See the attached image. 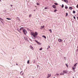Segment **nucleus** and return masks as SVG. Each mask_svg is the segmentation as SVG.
Listing matches in <instances>:
<instances>
[{
	"mask_svg": "<svg viewBox=\"0 0 78 78\" xmlns=\"http://www.w3.org/2000/svg\"><path fill=\"white\" fill-rule=\"evenodd\" d=\"M11 6H12V5H11Z\"/></svg>",
	"mask_w": 78,
	"mask_h": 78,
	"instance_id": "obj_42",
	"label": "nucleus"
},
{
	"mask_svg": "<svg viewBox=\"0 0 78 78\" xmlns=\"http://www.w3.org/2000/svg\"><path fill=\"white\" fill-rule=\"evenodd\" d=\"M49 31H50L51 33H52V31L51 30V29H49Z\"/></svg>",
	"mask_w": 78,
	"mask_h": 78,
	"instance_id": "obj_13",
	"label": "nucleus"
},
{
	"mask_svg": "<svg viewBox=\"0 0 78 78\" xmlns=\"http://www.w3.org/2000/svg\"><path fill=\"white\" fill-rule=\"evenodd\" d=\"M16 65H17V66H18V64H16Z\"/></svg>",
	"mask_w": 78,
	"mask_h": 78,
	"instance_id": "obj_41",
	"label": "nucleus"
},
{
	"mask_svg": "<svg viewBox=\"0 0 78 78\" xmlns=\"http://www.w3.org/2000/svg\"><path fill=\"white\" fill-rule=\"evenodd\" d=\"M75 68L73 67V70H75Z\"/></svg>",
	"mask_w": 78,
	"mask_h": 78,
	"instance_id": "obj_28",
	"label": "nucleus"
},
{
	"mask_svg": "<svg viewBox=\"0 0 78 78\" xmlns=\"http://www.w3.org/2000/svg\"><path fill=\"white\" fill-rule=\"evenodd\" d=\"M23 74V71H21L20 72V74L21 75H22Z\"/></svg>",
	"mask_w": 78,
	"mask_h": 78,
	"instance_id": "obj_11",
	"label": "nucleus"
},
{
	"mask_svg": "<svg viewBox=\"0 0 78 78\" xmlns=\"http://www.w3.org/2000/svg\"><path fill=\"white\" fill-rule=\"evenodd\" d=\"M64 42H65V41H64Z\"/></svg>",
	"mask_w": 78,
	"mask_h": 78,
	"instance_id": "obj_44",
	"label": "nucleus"
},
{
	"mask_svg": "<svg viewBox=\"0 0 78 78\" xmlns=\"http://www.w3.org/2000/svg\"><path fill=\"white\" fill-rule=\"evenodd\" d=\"M68 16V13H66V16Z\"/></svg>",
	"mask_w": 78,
	"mask_h": 78,
	"instance_id": "obj_26",
	"label": "nucleus"
},
{
	"mask_svg": "<svg viewBox=\"0 0 78 78\" xmlns=\"http://www.w3.org/2000/svg\"><path fill=\"white\" fill-rule=\"evenodd\" d=\"M48 76L47 78H50L51 76V74H48Z\"/></svg>",
	"mask_w": 78,
	"mask_h": 78,
	"instance_id": "obj_9",
	"label": "nucleus"
},
{
	"mask_svg": "<svg viewBox=\"0 0 78 78\" xmlns=\"http://www.w3.org/2000/svg\"><path fill=\"white\" fill-rule=\"evenodd\" d=\"M30 48L31 49V50H34V48H33V47H32V46L31 45H30Z\"/></svg>",
	"mask_w": 78,
	"mask_h": 78,
	"instance_id": "obj_5",
	"label": "nucleus"
},
{
	"mask_svg": "<svg viewBox=\"0 0 78 78\" xmlns=\"http://www.w3.org/2000/svg\"><path fill=\"white\" fill-rule=\"evenodd\" d=\"M57 10H54V12H57Z\"/></svg>",
	"mask_w": 78,
	"mask_h": 78,
	"instance_id": "obj_31",
	"label": "nucleus"
},
{
	"mask_svg": "<svg viewBox=\"0 0 78 78\" xmlns=\"http://www.w3.org/2000/svg\"><path fill=\"white\" fill-rule=\"evenodd\" d=\"M31 35H32V37L33 39H36V37L38 35V33L37 32H31Z\"/></svg>",
	"mask_w": 78,
	"mask_h": 78,
	"instance_id": "obj_1",
	"label": "nucleus"
},
{
	"mask_svg": "<svg viewBox=\"0 0 78 78\" xmlns=\"http://www.w3.org/2000/svg\"><path fill=\"white\" fill-rule=\"evenodd\" d=\"M27 63L28 64H30V62H29V60H28L27 61Z\"/></svg>",
	"mask_w": 78,
	"mask_h": 78,
	"instance_id": "obj_20",
	"label": "nucleus"
},
{
	"mask_svg": "<svg viewBox=\"0 0 78 78\" xmlns=\"http://www.w3.org/2000/svg\"><path fill=\"white\" fill-rule=\"evenodd\" d=\"M73 18L74 19H75L76 18H75V16H73Z\"/></svg>",
	"mask_w": 78,
	"mask_h": 78,
	"instance_id": "obj_37",
	"label": "nucleus"
},
{
	"mask_svg": "<svg viewBox=\"0 0 78 78\" xmlns=\"http://www.w3.org/2000/svg\"><path fill=\"white\" fill-rule=\"evenodd\" d=\"M65 8L66 9H67L68 8V7L66 5H65Z\"/></svg>",
	"mask_w": 78,
	"mask_h": 78,
	"instance_id": "obj_17",
	"label": "nucleus"
},
{
	"mask_svg": "<svg viewBox=\"0 0 78 78\" xmlns=\"http://www.w3.org/2000/svg\"><path fill=\"white\" fill-rule=\"evenodd\" d=\"M69 9L71 10L72 9V7H69Z\"/></svg>",
	"mask_w": 78,
	"mask_h": 78,
	"instance_id": "obj_22",
	"label": "nucleus"
},
{
	"mask_svg": "<svg viewBox=\"0 0 78 78\" xmlns=\"http://www.w3.org/2000/svg\"><path fill=\"white\" fill-rule=\"evenodd\" d=\"M31 16H32V15L31 14H30L29 15V17H31Z\"/></svg>",
	"mask_w": 78,
	"mask_h": 78,
	"instance_id": "obj_24",
	"label": "nucleus"
},
{
	"mask_svg": "<svg viewBox=\"0 0 78 78\" xmlns=\"http://www.w3.org/2000/svg\"><path fill=\"white\" fill-rule=\"evenodd\" d=\"M58 41L59 42H62L63 41L61 39H58Z\"/></svg>",
	"mask_w": 78,
	"mask_h": 78,
	"instance_id": "obj_4",
	"label": "nucleus"
},
{
	"mask_svg": "<svg viewBox=\"0 0 78 78\" xmlns=\"http://www.w3.org/2000/svg\"><path fill=\"white\" fill-rule=\"evenodd\" d=\"M73 14H75V12H75V11H73Z\"/></svg>",
	"mask_w": 78,
	"mask_h": 78,
	"instance_id": "obj_21",
	"label": "nucleus"
},
{
	"mask_svg": "<svg viewBox=\"0 0 78 78\" xmlns=\"http://www.w3.org/2000/svg\"><path fill=\"white\" fill-rule=\"evenodd\" d=\"M44 9H47V7H45V8H44Z\"/></svg>",
	"mask_w": 78,
	"mask_h": 78,
	"instance_id": "obj_34",
	"label": "nucleus"
},
{
	"mask_svg": "<svg viewBox=\"0 0 78 78\" xmlns=\"http://www.w3.org/2000/svg\"><path fill=\"white\" fill-rule=\"evenodd\" d=\"M37 44H38V45H41V43H40L38 42V43H37Z\"/></svg>",
	"mask_w": 78,
	"mask_h": 78,
	"instance_id": "obj_16",
	"label": "nucleus"
},
{
	"mask_svg": "<svg viewBox=\"0 0 78 78\" xmlns=\"http://www.w3.org/2000/svg\"><path fill=\"white\" fill-rule=\"evenodd\" d=\"M50 46H49V48H47V50H48V48H50Z\"/></svg>",
	"mask_w": 78,
	"mask_h": 78,
	"instance_id": "obj_32",
	"label": "nucleus"
},
{
	"mask_svg": "<svg viewBox=\"0 0 78 78\" xmlns=\"http://www.w3.org/2000/svg\"><path fill=\"white\" fill-rule=\"evenodd\" d=\"M63 1L66 3H68V2H69V1H68V0H63Z\"/></svg>",
	"mask_w": 78,
	"mask_h": 78,
	"instance_id": "obj_7",
	"label": "nucleus"
},
{
	"mask_svg": "<svg viewBox=\"0 0 78 78\" xmlns=\"http://www.w3.org/2000/svg\"><path fill=\"white\" fill-rule=\"evenodd\" d=\"M34 62H35V61H34Z\"/></svg>",
	"mask_w": 78,
	"mask_h": 78,
	"instance_id": "obj_43",
	"label": "nucleus"
},
{
	"mask_svg": "<svg viewBox=\"0 0 78 78\" xmlns=\"http://www.w3.org/2000/svg\"><path fill=\"white\" fill-rule=\"evenodd\" d=\"M23 31L24 34L26 35L27 33V31L26 30L23 29Z\"/></svg>",
	"mask_w": 78,
	"mask_h": 78,
	"instance_id": "obj_2",
	"label": "nucleus"
},
{
	"mask_svg": "<svg viewBox=\"0 0 78 78\" xmlns=\"http://www.w3.org/2000/svg\"><path fill=\"white\" fill-rule=\"evenodd\" d=\"M0 20L1 21H3V20H4L3 19H2V18H0Z\"/></svg>",
	"mask_w": 78,
	"mask_h": 78,
	"instance_id": "obj_10",
	"label": "nucleus"
},
{
	"mask_svg": "<svg viewBox=\"0 0 78 78\" xmlns=\"http://www.w3.org/2000/svg\"><path fill=\"white\" fill-rule=\"evenodd\" d=\"M1 22L2 23H3V22H2V21H1Z\"/></svg>",
	"mask_w": 78,
	"mask_h": 78,
	"instance_id": "obj_39",
	"label": "nucleus"
},
{
	"mask_svg": "<svg viewBox=\"0 0 78 78\" xmlns=\"http://www.w3.org/2000/svg\"><path fill=\"white\" fill-rule=\"evenodd\" d=\"M34 41H35V42H37V44H38V43H39V42H38L37 41H36V40H34Z\"/></svg>",
	"mask_w": 78,
	"mask_h": 78,
	"instance_id": "obj_18",
	"label": "nucleus"
},
{
	"mask_svg": "<svg viewBox=\"0 0 78 78\" xmlns=\"http://www.w3.org/2000/svg\"><path fill=\"white\" fill-rule=\"evenodd\" d=\"M55 5H58V3H55Z\"/></svg>",
	"mask_w": 78,
	"mask_h": 78,
	"instance_id": "obj_27",
	"label": "nucleus"
},
{
	"mask_svg": "<svg viewBox=\"0 0 78 78\" xmlns=\"http://www.w3.org/2000/svg\"><path fill=\"white\" fill-rule=\"evenodd\" d=\"M52 7L53 8H54L55 9L56 8V5H53L52 6Z\"/></svg>",
	"mask_w": 78,
	"mask_h": 78,
	"instance_id": "obj_6",
	"label": "nucleus"
},
{
	"mask_svg": "<svg viewBox=\"0 0 78 78\" xmlns=\"http://www.w3.org/2000/svg\"><path fill=\"white\" fill-rule=\"evenodd\" d=\"M68 72L67 70H63V73L64 74V73H67Z\"/></svg>",
	"mask_w": 78,
	"mask_h": 78,
	"instance_id": "obj_3",
	"label": "nucleus"
},
{
	"mask_svg": "<svg viewBox=\"0 0 78 78\" xmlns=\"http://www.w3.org/2000/svg\"><path fill=\"white\" fill-rule=\"evenodd\" d=\"M6 19H7V20H11V19L9 18H6Z\"/></svg>",
	"mask_w": 78,
	"mask_h": 78,
	"instance_id": "obj_14",
	"label": "nucleus"
},
{
	"mask_svg": "<svg viewBox=\"0 0 78 78\" xmlns=\"http://www.w3.org/2000/svg\"><path fill=\"white\" fill-rule=\"evenodd\" d=\"M17 30L18 31H19L20 32V33H21V32H20V31H19V30L18 29Z\"/></svg>",
	"mask_w": 78,
	"mask_h": 78,
	"instance_id": "obj_38",
	"label": "nucleus"
},
{
	"mask_svg": "<svg viewBox=\"0 0 78 78\" xmlns=\"http://www.w3.org/2000/svg\"><path fill=\"white\" fill-rule=\"evenodd\" d=\"M43 48L42 47H41L39 49V50L41 51V50H42Z\"/></svg>",
	"mask_w": 78,
	"mask_h": 78,
	"instance_id": "obj_15",
	"label": "nucleus"
},
{
	"mask_svg": "<svg viewBox=\"0 0 78 78\" xmlns=\"http://www.w3.org/2000/svg\"><path fill=\"white\" fill-rule=\"evenodd\" d=\"M23 27H21L20 29V30H23Z\"/></svg>",
	"mask_w": 78,
	"mask_h": 78,
	"instance_id": "obj_19",
	"label": "nucleus"
},
{
	"mask_svg": "<svg viewBox=\"0 0 78 78\" xmlns=\"http://www.w3.org/2000/svg\"><path fill=\"white\" fill-rule=\"evenodd\" d=\"M37 5H39V3H37Z\"/></svg>",
	"mask_w": 78,
	"mask_h": 78,
	"instance_id": "obj_36",
	"label": "nucleus"
},
{
	"mask_svg": "<svg viewBox=\"0 0 78 78\" xmlns=\"http://www.w3.org/2000/svg\"><path fill=\"white\" fill-rule=\"evenodd\" d=\"M42 37H44V39H46V37H45V36L44 35L42 36Z\"/></svg>",
	"mask_w": 78,
	"mask_h": 78,
	"instance_id": "obj_12",
	"label": "nucleus"
},
{
	"mask_svg": "<svg viewBox=\"0 0 78 78\" xmlns=\"http://www.w3.org/2000/svg\"><path fill=\"white\" fill-rule=\"evenodd\" d=\"M56 75L57 76H58V75H59V74H58V73H57Z\"/></svg>",
	"mask_w": 78,
	"mask_h": 78,
	"instance_id": "obj_35",
	"label": "nucleus"
},
{
	"mask_svg": "<svg viewBox=\"0 0 78 78\" xmlns=\"http://www.w3.org/2000/svg\"><path fill=\"white\" fill-rule=\"evenodd\" d=\"M66 67H67V68H68V65H67V64H66Z\"/></svg>",
	"mask_w": 78,
	"mask_h": 78,
	"instance_id": "obj_25",
	"label": "nucleus"
},
{
	"mask_svg": "<svg viewBox=\"0 0 78 78\" xmlns=\"http://www.w3.org/2000/svg\"><path fill=\"white\" fill-rule=\"evenodd\" d=\"M64 4H62V8H64Z\"/></svg>",
	"mask_w": 78,
	"mask_h": 78,
	"instance_id": "obj_23",
	"label": "nucleus"
},
{
	"mask_svg": "<svg viewBox=\"0 0 78 78\" xmlns=\"http://www.w3.org/2000/svg\"><path fill=\"white\" fill-rule=\"evenodd\" d=\"M41 27L42 28H44V26H41Z\"/></svg>",
	"mask_w": 78,
	"mask_h": 78,
	"instance_id": "obj_30",
	"label": "nucleus"
},
{
	"mask_svg": "<svg viewBox=\"0 0 78 78\" xmlns=\"http://www.w3.org/2000/svg\"><path fill=\"white\" fill-rule=\"evenodd\" d=\"M60 75H64V74L63 73H60Z\"/></svg>",
	"mask_w": 78,
	"mask_h": 78,
	"instance_id": "obj_8",
	"label": "nucleus"
},
{
	"mask_svg": "<svg viewBox=\"0 0 78 78\" xmlns=\"http://www.w3.org/2000/svg\"><path fill=\"white\" fill-rule=\"evenodd\" d=\"M78 64V63H76V64L74 65L75 67V66H76V64Z\"/></svg>",
	"mask_w": 78,
	"mask_h": 78,
	"instance_id": "obj_33",
	"label": "nucleus"
},
{
	"mask_svg": "<svg viewBox=\"0 0 78 78\" xmlns=\"http://www.w3.org/2000/svg\"><path fill=\"white\" fill-rule=\"evenodd\" d=\"M1 22L2 23H3V22H2V21H1Z\"/></svg>",
	"mask_w": 78,
	"mask_h": 78,
	"instance_id": "obj_40",
	"label": "nucleus"
},
{
	"mask_svg": "<svg viewBox=\"0 0 78 78\" xmlns=\"http://www.w3.org/2000/svg\"><path fill=\"white\" fill-rule=\"evenodd\" d=\"M76 7L77 8H78V4L77 5V6H76Z\"/></svg>",
	"mask_w": 78,
	"mask_h": 78,
	"instance_id": "obj_29",
	"label": "nucleus"
}]
</instances>
